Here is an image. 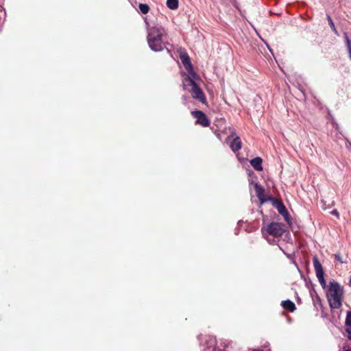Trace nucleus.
Listing matches in <instances>:
<instances>
[{"instance_id":"1","label":"nucleus","mask_w":351,"mask_h":351,"mask_svg":"<svg viewBox=\"0 0 351 351\" xmlns=\"http://www.w3.org/2000/svg\"><path fill=\"white\" fill-rule=\"evenodd\" d=\"M165 34V30L161 27H150L147 29V43L149 47L155 51H160L165 48V44L162 42V36Z\"/></svg>"},{"instance_id":"22","label":"nucleus","mask_w":351,"mask_h":351,"mask_svg":"<svg viewBox=\"0 0 351 351\" xmlns=\"http://www.w3.org/2000/svg\"><path fill=\"white\" fill-rule=\"evenodd\" d=\"M343 351H351V349L345 350Z\"/></svg>"},{"instance_id":"5","label":"nucleus","mask_w":351,"mask_h":351,"mask_svg":"<svg viewBox=\"0 0 351 351\" xmlns=\"http://www.w3.org/2000/svg\"><path fill=\"white\" fill-rule=\"evenodd\" d=\"M313 263L316 274V276L323 288L326 286V282L324 278V271L321 263L319 262L317 256H314L313 258Z\"/></svg>"},{"instance_id":"15","label":"nucleus","mask_w":351,"mask_h":351,"mask_svg":"<svg viewBox=\"0 0 351 351\" xmlns=\"http://www.w3.org/2000/svg\"><path fill=\"white\" fill-rule=\"evenodd\" d=\"M327 20L328 21V24L331 28V29L332 30V32L336 34V35H339V32L337 29V28L335 27V23L332 19V18L329 16V15H327Z\"/></svg>"},{"instance_id":"6","label":"nucleus","mask_w":351,"mask_h":351,"mask_svg":"<svg viewBox=\"0 0 351 351\" xmlns=\"http://www.w3.org/2000/svg\"><path fill=\"white\" fill-rule=\"evenodd\" d=\"M192 115L196 118V124L201 125L203 127L210 125V121L206 115L201 110H194L191 112Z\"/></svg>"},{"instance_id":"13","label":"nucleus","mask_w":351,"mask_h":351,"mask_svg":"<svg viewBox=\"0 0 351 351\" xmlns=\"http://www.w3.org/2000/svg\"><path fill=\"white\" fill-rule=\"evenodd\" d=\"M345 43L348 50V56L351 60V40L348 37V33H344Z\"/></svg>"},{"instance_id":"4","label":"nucleus","mask_w":351,"mask_h":351,"mask_svg":"<svg viewBox=\"0 0 351 351\" xmlns=\"http://www.w3.org/2000/svg\"><path fill=\"white\" fill-rule=\"evenodd\" d=\"M267 232L274 237H280L285 232V226L282 223L272 222L267 226Z\"/></svg>"},{"instance_id":"21","label":"nucleus","mask_w":351,"mask_h":351,"mask_svg":"<svg viewBox=\"0 0 351 351\" xmlns=\"http://www.w3.org/2000/svg\"><path fill=\"white\" fill-rule=\"evenodd\" d=\"M349 285L351 287V276H350V281H349Z\"/></svg>"},{"instance_id":"9","label":"nucleus","mask_w":351,"mask_h":351,"mask_svg":"<svg viewBox=\"0 0 351 351\" xmlns=\"http://www.w3.org/2000/svg\"><path fill=\"white\" fill-rule=\"evenodd\" d=\"M263 159L261 157H256L250 160V165L256 171H262Z\"/></svg>"},{"instance_id":"8","label":"nucleus","mask_w":351,"mask_h":351,"mask_svg":"<svg viewBox=\"0 0 351 351\" xmlns=\"http://www.w3.org/2000/svg\"><path fill=\"white\" fill-rule=\"evenodd\" d=\"M276 208L278 213L283 216L285 221H289L290 220L289 212L281 201L277 202Z\"/></svg>"},{"instance_id":"19","label":"nucleus","mask_w":351,"mask_h":351,"mask_svg":"<svg viewBox=\"0 0 351 351\" xmlns=\"http://www.w3.org/2000/svg\"><path fill=\"white\" fill-rule=\"evenodd\" d=\"M331 214L337 217L338 219L339 218V213L337 211V210H333L331 211Z\"/></svg>"},{"instance_id":"17","label":"nucleus","mask_w":351,"mask_h":351,"mask_svg":"<svg viewBox=\"0 0 351 351\" xmlns=\"http://www.w3.org/2000/svg\"><path fill=\"white\" fill-rule=\"evenodd\" d=\"M346 325L347 326L351 327V311H348L347 313L346 318Z\"/></svg>"},{"instance_id":"20","label":"nucleus","mask_w":351,"mask_h":351,"mask_svg":"<svg viewBox=\"0 0 351 351\" xmlns=\"http://www.w3.org/2000/svg\"><path fill=\"white\" fill-rule=\"evenodd\" d=\"M346 332L348 333V338L351 340V329L347 328Z\"/></svg>"},{"instance_id":"18","label":"nucleus","mask_w":351,"mask_h":351,"mask_svg":"<svg viewBox=\"0 0 351 351\" xmlns=\"http://www.w3.org/2000/svg\"><path fill=\"white\" fill-rule=\"evenodd\" d=\"M335 258L339 261L340 263H343V261L342 260V257L339 254H337L335 255Z\"/></svg>"},{"instance_id":"14","label":"nucleus","mask_w":351,"mask_h":351,"mask_svg":"<svg viewBox=\"0 0 351 351\" xmlns=\"http://www.w3.org/2000/svg\"><path fill=\"white\" fill-rule=\"evenodd\" d=\"M167 6L171 10H176L178 8V0H167Z\"/></svg>"},{"instance_id":"3","label":"nucleus","mask_w":351,"mask_h":351,"mask_svg":"<svg viewBox=\"0 0 351 351\" xmlns=\"http://www.w3.org/2000/svg\"><path fill=\"white\" fill-rule=\"evenodd\" d=\"M183 85L184 88L191 93L193 98L198 100L202 104H207L206 97L203 90L190 77L188 76L184 78Z\"/></svg>"},{"instance_id":"7","label":"nucleus","mask_w":351,"mask_h":351,"mask_svg":"<svg viewBox=\"0 0 351 351\" xmlns=\"http://www.w3.org/2000/svg\"><path fill=\"white\" fill-rule=\"evenodd\" d=\"M254 190L261 204L265 203L267 200L265 197V189L259 184L256 183L254 184Z\"/></svg>"},{"instance_id":"11","label":"nucleus","mask_w":351,"mask_h":351,"mask_svg":"<svg viewBox=\"0 0 351 351\" xmlns=\"http://www.w3.org/2000/svg\"><path fill=\"white\" fill-rule=\"evenodd\" d=\"M281 306L289 312H293L296 309L295 304L289 300L282 301Z\"/></svg>"},{"instance_id":"12","label":"nucleus","mask_w":351,"mask_h":351,"mask_svg":"<svg viewBox=\"0 0 351 351\" xmlns=\"http://www.w3.org/2000/svg\"><path fill=\"white\" fill-rule=\"evenodd\" d=\"M180 60L186 70L192 69L191 60L187 53H183L180 55Z\"/></svg>"},{"instance_id":"16","label":"nucleus","mask_w":351,"mask_h":351,"mask_svg":"<svg viewBox=\"0 0 351 351\" xmlns=\"http://www.w3.org/2000/svg\"><path fill=\"white\" fill-rule=\"evenodd\" d=\"M138 8L141 12L144 14H147L150 10L149 6L146 3H140Z\"/></svg>"},{"instance_id":"2","label":"nucleus","mask_w":351,"mask_h":351,"mask_svg":"<svg viewBox=\"0 0 351 351\" xmlns=\"http://www.w3.org/2000/svg\"><path fill=\"white\" fill-rule=\"evenodd\" d=\"M343 291L340 285L336 282H330L328 291L327 298L332 308H339L341 306V300Z\"/></svg>"},{"instance_id":"10","label":"nucleus","mask_w":351,"mask_h":351,"mask_svg":"<svg viewBox=\"0 0 351 351\" xmlns=\"http://www.w3.org/2000/svg\"><path fill=\"white\" fill-rule=\"evenodd\" d=\"M230 147L234 152H237L241 148V141L240 137L236 136L230 143Z\"/></svg>"}]
</instances>
